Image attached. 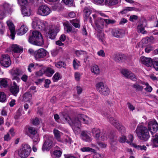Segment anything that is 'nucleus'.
<instances>
[{"instance_id":"obj_1","label":"nucleus","mask_w":158,"mask_h":158,"mask_svg":"<svg viewBox=\"0 0 158 158\" xmlns=\"http://www.w3.org/2000/svg\"><path fill=\"white\" fill-rule=\"evenodd\" d=\"M93 17L96 29L99 32L101 31L104 27H107V25L113 24L115 22L114 20L98 18L96 14L93 15Z\"/></svg>"},{"instance_id":"obj_2","label":"nucleus","mask_w":158,"mask_h":158,"mask_svg":"<svg viewBox=\"0 0 158 158\" xmlns=\"http://www.w3.org/2000/svg\"><path fill=\"white\" fill-rule=\"evenodd\" d=\"M135 131L139 138L142 141H147L150 137L148 130L144 126H138Z\"/></svg>"},{"instance_id":"obj_3","label":"nucleus","mask_w":158,"mask_h":158,"mask_svg":"<svg viewBox=\"0 0 158 158\" xmlns=\"http://www.w3.org/2000/svg\"><path fill=\"white\" fill-rule=\"evenodd\" d=\"M29 42L33 44L40 46L44 44V41L41 33L35 31L32 32V35L29 37Z\"/></svg>"},{"instance_id":"obj_4","label":"nucleus","mask_w":158,"mask_h":158,"mask_svg":"<svg viewBox=\"0 0 158 158\" xmlns=\"http://www.w3.org/2000/svg\"><path fill=\"white\" fill-rule=\"evenodd\" d=\"M32 26L34 29L42 30L45 29L48 26V24L46 21H42L39 19L35 17L33 19Z\"/></svg>"},{"instance_id":"obj_5","label":"nucleus","mask_w":158,"mask_h":158,"mask_svg":"<svg viewBox=\"0 0 158 158\" xmlns=\"http://www.w3.org/2000/svg\"><path fill=\"white\" fill-rule=\"evenodd\" d=\"M31 150V148L29 145L27 144H23L19 150L18 155L20 157L26 158L30 154Z\"/></svg>"},{"instance_id":"obj_6","label":"nucleus","mask_w":158,"mask_h":158,"mask_svg":"<svg viewBox=\"0 0 158 158\" xmlns=\"http://www.w3.org/2000/svg\"><path fill=\"white\" fill-rule=\"evenodd\" d=\"M97 90L101 94L106 96L110 93V89L103 82H99L96 85Z\"/></svg>"},{"instance_id":"obj_7","label":"nucleus","mask_w":158,"mask_h":158,"mask_svg":"<svg viewBox=\"0 0 158 158\" xmlns=\"http://www.w3.org/2000/svg\"><path fill=\"white\" fill-rule=\"evenodd\" d=\"M30 137L32 139L34 142L37 143L40 140L39 135L37 129L35 128L30 127L28 129Z\"/></svg>"},{"instance_id":"obj_8","label":"nucleus","mask_w":158,"mask_h":158,"mask_svg":"<svg viewBox=\"0 0 158 158\" xmlns=\"http://www.w3.org/2000/svg\"><path fill=\"white\" fill-rule=\"evenodd\" d=\"M50 12V9L47 6L42 5L38 7L36 13L39 15L45 16L49 15Z\"/></svg>"},{"instance_id":"obj_9","label":"nucleus","mask_w":158,"mask_h":158,"mask_svg":"<svg viewBox=\"0 0 158 158\" xmlns=\"http://www.w3.org/2000/svg\"><path fill=\"white\" fill-rule=\"evenodd\" d=\"M148 129L152 135L156 133L158 130V123L155 120L150 121L148 123Z\"/></svg>"},{"instance_id":"obj_10","label":"nucleus","mask_w":158,"mask_h":158,"mask_svg":"<svg viewBox=\"0 0 158 158\" xmlns=\"http://www.w3.org/2000/svg\"><path fill=\"white\" fill-rule=\"evenodd\" d=\"M110 123L121 133L125 132V128L124 127L120 125L118 121L113 117H111L109 118Z\"/></svg>"},{"instance_id":"obj_11","label":"nucleus","mask_w":158,"mask_h":158,"mask_svg":"<svg viewBox=\"0 0 158 158\" xmlns=\"http://www.w3.org/2000/svg\"><path fill=\"white\" fill-rule=\"evenodd\" d=\"M48 53V52L44 49L40 48L34 52V57L36 60H39L40 59L45 57Z\"/></svg>"},{"instance_id":"obj_12","label":"nucleus","mask_w":158,"mask_h":158,"mask_svg":"<svg viewBox=\"0 0 158 158\" xmlns=\"http://www.w3.org/2000/svg\"><path fill=\"white\" fill-rule=\"evenodd\" d=\"M0 63L2 65L8 67L9 66L11 62L9 56L7 54L2 55Z\"/></svg>"},{"instance_id":"obj_13","label":"nucleus","mask_w":158,"mask_h":158,"mask_svg":"<svg viewBox=\"0 0 158 158\" xmlns=\"http://www.w3.org/2000/svg\"><path fill=\"white\" fill-rule=\"evenodd\" d=\"M60 29V28L56 26L52 27L49 30L48 33L49 38L52 39H54Z\"/></svg>"},{"instance_id":"obj_14","label":"nucleus","mask_w":158,"mask_h":158,"mask_svg":"<svg viewBox=\"0 0 158 158\" xmlns=\"http://www.w3.org/2000/svg\"><path fill=\"white\" fill-rule=\"evenodd\" d=\"M54 145V144L53 143L52 140L48 139L44 143L42 147V150L44 151H48L53 147Z\"/></svg>"},{"instance_id":"obj_15","label":"nucleus","mask_w":158,"mask_h":158,"mask_svg":"<svg viewBox=\"0 0 158 158\" xmlns=\"http://www.w3.org/2000/svg\"><path fill=\"white\" fill-rule=\"evenodd\" d=\"M140 61L147 66L151 67L152 65V60L150 58H147L142 56L140 58Z\"/></svg>"},{"instance_id":"obj_16","label":"nucleus","mask_w":158,"mask_h":158,"mask_svg":"<svg viewBox=\"0 0 158 158\" xmlns=\"http://www.w3.org/2000/svg\"><path fill=\"white\" fill-rule=\"evenodd\" d=\"M6 23L10 32L11 34L10 36L11 37V39L14 40V39L15 35V26L13 23L10 21H7Z\"/></svg>"},{"instance_id":"obj_17","label":"nucleus","mask_w":158,"mask_h":158,"mask_svg":"<svg viewBox=\"0 0 158 158\" xmlns=\"http://www.w3.org/2000/svg\"><path fill=\"white\" fill-rule=\"evenodd\" d=\"M60 120L63 123H68L69 124V122H70L71 118L67 114L64 112H61L60 113Z\"/></svg>"},{"instance_id":"obj_18","label":"nucleus","mask_w":158,"mask_h":158,"mask_svg":"<svg viewBox=\"0 0 158 158\" xmlns=\"http://www.w3.org/2000/svg\"><path fill=\"white\" fill-rule=\"evenodd\" d=\"M69 124L71 127L81 126V122L78 117L72 118L70 119Z\"/></svg>"},{"instance_id":"obj_19","label":"nucleus","mask_w":158,"mask_h":158,"mask_svg":"<svg viewBox=\"0 0 158 158\" xmlns=\"http://www.w3.org/2000/svg\"><path fill=\"white\" fill-rule=\"evenodd\" d=\"M78 117L81 122L84 123L88 124L91 121V119L87 116L84 114H81L78 116Z\"/></svg>"},{"instance_id":"obj_20","label":"nucleus","mask_w":158,"mask_h":158,"mask_svg":"<svg viewBox=\"0 0 158 158\" xmlns=\"http://www.w3.org/2000/svg\"><path fill=\"white\" fill-rule=\"evenodd\" d=\"M89 133L87 131H82L81 133V139L85 141L89 142L91 141L92 138L89 136Z\"/></svg>"},{"instance_id":"obj_21","label":"nucleus","mask_w":158,"mask_h":158,"mask_svg":"<svg viewBox=\"0 0 158 158\" xmlns=\"http://www.w3.org/2000/svg\"><path fill=\"white\" fill-rule=\"evenodd\" d=\"M92 133L96 140H99L100 131L98 128H93L92 130Z\"/></svg>"},{"instance_id":"obj_22","label":"nucleus","mask_w":158,"mask_h":158,"mask_svg":"<svg viewBox=\"0 0 158 158\" xmlns=\"http://www.w3.org/2000/svg\"><path fill=\"white\" fill-rule=\"evenodd\" d=\"M21 9L22 13L24 16H29L31 14V11L29 7L24 6L21 7Z\"/></svg>"},{"instance_id":"obj_23","label":"nucleus","mask_w":158,"mask_h":158,"mask_svg":"<svg viewBox=\"0 0 158 158\" xmlns=\"http://www.w3.org/2000/svg\"><path fill=\"white\" fill-rule=\"evenodd\" d=\"M113 35L117 38H120L122 37L123 35V31L120 29H113L112 31Z\"/></svg>"},{"instance_id":"obj_24","label":"nucleus","mask_w":158,"mask_h":158,"mask_svg":"<svg viewBox=\"0 0 158 158\" xmlns=\"http://www.w3.org/2000/svg\"><path fill=\"white\" fill-rule=\"evenodd\" d=\"M19 86H18L15 82H13V85L10 89L11 92L14 95H15L19 91Z\"/></svg>"},{"instance_id":"obj_25","label":"nucleus","mask_w":158,"mask_h":158,"mask_svg":"<svg viewBox=\"0 0 158 158\" xmlns=\"http://www.w3.org/2000/svg\"><path fill=\"white\" fill-rule=\"evenodd\" d=\"M152 146L153 147H157L158 143V134L155 133L152 135Z\"/></svg>"},{"instance_id":"obj_26","label":"nucleus","mask_w":158,"mask_h":158,"mask_svg":"<svg viewBox=\"0 0 158 158\" xmlns=\"http://www.w3.org/2000/svg\"><path fill=\"white\" fill-rule=\"evenodd\" d=\"M11 48L12 50L15 53H21L23 52V48L16 44L12 45Z\"/></svg>"},{"instance_id":"obj_27","label":"nucleus","mask_w":158,"mask_h":158,"mask_svg":"<svg viewBox=\"0 0 158 158\" xmlns=\"http://www.w3.org/2000/svg\"><path fill=\"white\" fill-rule=\"evenodd\" d=\"M53 134L56 139L59 142L60 141V137L62 135V133L58 130L55 129L53 130Z\"/></svg>"},{"instance_id":"obj_28","label":"nucleus","mask_w":158,"mask_h":158,"mask_svg":"<svg viewBox=\"0 0 158 158\" xmlns=\"http://www.w3.org/2000/svg\"><path fill=\"white\" fill-rule=\"evenodd\" d=\"M62 153V152L61 151L56 150L51 152V154L52 157L58 158L61 156Z\"/></svg>"},{"instance_id":"obj_29","label":"nucleus","mask_w":158,"mask_h":158,"mask_svg":"<svg viewBox=\"0 0 158 158\" xmlns=\"http://www.w3.org/2000/svg\"><path fill=\"white\" fill-rule=\"evenodd\" d=\"M54 70L50 67H48L44 72V74L47 76L51 77L54 73Z\"/></svg>"},{"instance_id":"obj_30","label":"nucleus","mask_w":158,"mask_h":158,"mask_svg":"<svg viewBox=\"0 0 158 158\" xmlns=\"http://www.w3.org/2000/svg\"><path fill=\"white\" fill-rule=\"evenodd\" d=\"M114 137V135L110 134L109 135L106 132H103L101 136L102 140H104L109 139H112Z\"/></svg>"},{"instance_id":"obj_31","label":"nucleus","mask_w":158,"mask_h":158,"mask_svg":"<svg viewBox=\"0 0 158 158\" xmlns=\"http://www.w3.org/2000/svg\"><path fill=\"white\" fill-rule=\"evenodd\" d=\"M22 71L18 68L12 70L11 73L12 76H19L22 74Z\"/></svg>"},{"instance_id":"obj_32","label":"nucleus","mask_w":158,"mask_h":158,"mask_svg":"<svg viewBox=\"0 0 158 158\" xmlns=\"http://www.w3.org/2000/svg\"><path fill=\"white\" fill-rule=\"evenodd\" d=\"M0 86L1 88H6L8 86V81L7 78H0Z\"/></svg>"},{"instance_id":"obj_33","label":"nucleus","mask_w":158,"mask_h":158,"mask_svg":"<svg viewBox=\"0 0 158 158\" xmlns=\"http://www.w3.org/2000/svg\"><path fill=\"white\" fill-rule=\"evenodd\" d=\"M72 141V140L70 137L66 135L64 136L63 138L60 141V142L63 143L69 144H71Z\"/></svg>"},{"instance_id":"obj_34","label":"nucleus","mask_w":158,"mask_h":158,"mask_svg":"<svg viewBox=\"0 0 158 158\" xmlns=\"http://www.w3.org/2000/svg\"><path fill=\"white\" fill-rule=\"evenodd\" d=\"M91 70L92 73L95 74H98L100 73V70L99 67L96 64H94L91 66Z\"/></svg>"},{"instance_id":"obj_35","label":"nucleus","mask_w":158,"mask_h":158,"mask_svg":"<svg viewBox=\"0 0 158 158\" xmlns=\"http://www.w3.org/2000/svg\"><path fill=\"white\" fill-rule=\"evenodd\" d=\"M27 31L28 28L27 27L24 25H23L19 30V34L20 35H23L25 34Z\"/></svg>"},{"instance_id":"obj_36","label":"nucleus","mask_w":158,"mask_h":158,"mask_svg":"<svg viewBox=\"0 0 158 158\" xmlns=\"http://www.w3.org/2000/svg\"><path fill=\"white\" fill-rule=\"evenodd\" d=\"M118 2V0H105V4L106 5L111 6L115 5Z\"/></svg>"},{"instance_id":"obj_37","label":"nucleus","mask_w":158,"mask_h":158,"mask_svg":"<svg viewBox=\"0 0 158 158\" xmlns=\"http://www.w3.org/2000/svg\"><path fill=\"white\" fill-rule=\"evenodd\" d=\"M32 95L29 92H26L23 95V100L26 102H30Z\"/></svg>"},{"instance_id":"obj_38","label":"nucleus","mask_w":158,"mask_h":158,"mask_svg":"<svg viewBox=\"0 0 158 158\" xmlns=\"http://www.w3.org/2000/svg\"><path fill=\"white\" fill-rule=\"evenodd\" d=\"M133 87L137 92L142 91L143 88L142 86L139 85L137 83L134 84L133 85Z\"/></svg>"},{"instance_id":"obj_39","label":"nucleus","mask_w":158,"mask_h":158,"mask_svg":"<svg viewBox=\"0 0 158 158\" xmlns=\"http://www.w3.org/2000/svg\"><path fill=\"white\" fill-rule=\"evenodd\" d=\"M134 137L132 135H129L128 139H127L126 142L130 145H132L135 148L137 147V146L135 145L133 143V140Z\"/></svg>"},{"instance_id":"obj_40","label":"nucleus","mask_w":158,"mask_h":158,"mask_svg":"<svg viewBox=\"0 0 158 158\" xmlns=\"http://www.w3.org/2000/svg\"><path fill=\"white\" fill-rule=\"evenodd\" d=\"M73 65L74 69H77L80 66V62L77 60L74 59L73 61Z\"/></svg>"},{"instance_id":"obj_41","label":"nucleus","mask_w":158,"mask_h":158,"mask_svg":"<svg viewBox=\"0 0 158 158\" xmlns=\"http://www.w3.org/2000/svg\"><path fill=\"white\" fill-rule=\"evenodd\" d=\"M81 150L83 152H94L95 150L89 147H83L81 149Z\"/></svg>"},{"instance_id":"obj_42","label":"nucleus","mask_w":158,"mask_h":158,"mask_svg":"<svg viewBox=\"0 0 158 158\" xmlns=\"http://www.w3.org/2000/svg\"><path fill=\"white\" fill-rule=\"evenodd\" d=\"M39 66V65L37 64H35L33 63L30 64L28 66V70L30 72H31V69L34 68V69L36 68L37 67Z\"/></svg>"},{"instance_id":"obj_43","label":"nucleus","mask_w":158,"mask_h":158,"mask_svg":"<svg viewBox=\"0 0 158 158\" xmlns=\"http://www.w3.org/2000/svg\"><path fill=\"white\" fill-rule=\"evenodd\" d=\"M81 126L72 127L74 133L76 135L79 134L81 132Z\"/></svg>"},{"instance_id":"obj_44","label":"nucleus","mask_w":158,"mask_h":158,"mask_svg":"<svg viewBox=\"0 0 158 158\" xmlns=\"http://www.w3.org/2000/svg\"><path fill=\"white\" fill-rule=\"evenodd\" d=\"M84 11L85 16V19L88 18L91 13V10L87 8H85Z\"/></svg>"},{"instance_id":"obj_45","label":"nucleus","mask_w":158,"mask_h":158,"mask_svg":"<svg viewBox=\"0 0 158 158\" xmlns=\"http://www.w3.org/2000/svg\"><path fill=\"white\" fill-rule=\"evenodd\" d=\"M131 73H132L131 71H129L126 69H123L122 71V74L125 77L127 78H128V77L131 74Z\"/></svg>"},{"instance_id":"obj_46","label":"nucleus","mask_w":158,"mask_h":158,"mask_svg":"<svg viewBox=\"0 0 158 158\" xmlns=\"http://www.w3.org/2000/svg\"><path fill=\"white\" fill-rule=\"evenodd\" d=\"M133 10V8L127 7L125 8L120 12V13L122 14H125L127 13L128 11Z\"/></svg>"},{"instance_id":"obj_47","label":"nucleus","mask_w":158,"mask_h":158,"mask_svg":"<svg viewBox=\"0 0 158 158\" xmlns=\"http://www.w3.org/2000/svg\"><path fill=\"white\" fill-rule=\"evenodd\" d=\"M22 110V107L20 108L19 109L14 116L15 119H18L21 116Z\"/></svg>"},{"instance_id":"obj_48","label":"nucleus","mask_w":158,"mask_h":158,"mask_svg":"<svg viewBox=\"0 0 158 158\" xmlns=\"http://www.w3.org/2000/svg\"><path fill=\"white\" fill-rule=\"evenodd\" d=\"M123 58V55H116L114 57V60L116 62L121 61Z\"/></svg>"},{"instance_id":"obj_49","label":"nucleus","mask_w":158,"mask_h":158,"mask_svg":"<svg viewBox=\"0 0 158 158\" xmlns=\"http://www.w3.org/2000/svg\"><path fill=\"white\" fill-rule=\"evenodd\" d=\"M6 99V96L3 92H0V102H4Z\"/></svg>"},{"instance_id":"obj_50","label":"nucleus","mask_w":158,"mask_h":158,"mask_svg":"<svg viewBox=\"0 0 158 158\" xmlns=\"http://www.w3.org/2000/svg\"><path fill=\"white\" fill-rule=\"evenodd\" d=\"M64 25L67 32H69L71 31L72 30V28L70 26L69 23H64Z\"/></svg>"},{"instance_id":"obj_51","label":"nucleus","mask_w":158,"mask_h":158,"mask_svg":"<svg viewBox=\"0 0 158 158\" xmlns=\"http://www.w3.org/2000/svg\"><path fill=\"white\" fill-rule=\"evenodd\" d=\"M81 75L82 74L79 72H76L75 73L74 76L75 80L77 81H79L80 80Z\"/></svg>"},{"instance_id":"obj_52","label":"nucleus","mask_w":158,"mask_h":158,"mask_svg":"<svg viewBox=\"0 0 158 158\" xmlns=\"http://www.w3.org/2000/svg\"><path fill=\"white\" fill-rule=\"evenodd\" d=\"M137 31L139 33H141L143 34L147 33V31L144 30V28L143 27L141 26H138L137 28Z\"/></svg>"},{"instance_id":"obj_53","label":"nucleus","mask_w":158,"mask_h":158,"mask_svg":"<svg viewBox=\"0 0 158 158\" xmlns=\"http://www.w3.org/2000/svg\"><path fill=\"white\" fill-rule=\"evenodd\" d=\"M65 64L62 61L58 62L55 64L56 67L59 68L62 67H64L65 66Z\"/></svg>"},{"instance_id":"obj_54","label":"nucleus","mask_w":158,"mask_h":158,"mask_svg":"<svg viewBox=\"0 0 158 158\" xmlns=\"http://www.w3.org/2000/svg\"><path fill=\"white\" fill-rule=\"evenodd\" d=\"M60 74L58 73H56L52 77V79L54 82H55L58 81L60 78Z\"/></svg>"},{"instance_id":"obj_55","label":"nucleus","mask_w":158,"mask_h":158,"mask_svg":"<svg viewBox=\"0 0 158 158\" xmlns=\"http://www.w3.org/2000/svg\"><path fill=\"white\" fill-rule=\"evenodd\" d=\"M18 3L22 7L24 6L27 3V0H17Z\"/></svg>"},{"instance_id":"obj_56","label":"nucleus","mask_w":158,"mask_h":158,"mask_svg":"<svg viewBox=\"0 0 158 158\" xmlns=\"http://www.w3.org/2000/svg\"><path fill=\"white\" fill-rule=\"evenodd\" d=\"M32 123L34 125H37L40 123V120L37 118L36 117L32 120Z\"/></svg>"},{"instance_id":"obj_57","label":"nucleus","mask_w":158,"mask_h":158,"mask_svg":"<svg viewBox=\"0 0 158 158\" xmlns=\"http://www.w3.org/2000/svg\"><path fill=\"white\" fill-rule=\"evenodd\" d=\"M152 65L156 70L158 71V60L157 61H152Z\"/></svg>"},{"instance_id":"obj_58","label":"nucleus","mask_w":158,"mask_h":158,"mask_svg":"<svg viewBox=\"0 0 158 158\" xmlns=\"http://www.w3.org/2000/svg\"><path fill=\"white\" fill-rule=\"evenodd\" d=\"M98 37L99 40L103 42L104 41V36L103 33H100L98 35Z\"/></svg>"},{"instance_id":"obj_59","label":"nucleus","mask_w":158,"mask_h":158,"mask_svg":"<svg viewBox=\"0 0 158 158\" xmlns=\"http://www.w3.org/2000/svg\"><path fill=\"white\" fill-rule=\"evenodd\" d=\"M5 31V27L3 23L0 22V33L3 34Z\"/></svg>"},{"instance_id":"obj_60","label":"nucleus","mask_w":158,"mask_h":158,"mask_svg":"<svg viewBox=\"0 0 158 158\" xmlns=\"http://www.w3.org/2000/svg\"><path fill=\"white\" fill-rule=\"evenodd\" d=\"M128 78H129L133 81H136L137 80V78L135 75L132 73H131L130 76L128 77Z\"/></svg>"},{"instance_id":"obj_61","label":"nucleus","mask_w":158,"mask_h":158,"mask_svg":"<svg viewBox=\"0 0 158 158\" xmlns=\"http://www.w3.org/2000/svg\"><path fill=\"white\" fill-rule=\"evenodd\" d=\"M98 55L102 57H104L105 55V53L103 50H101L97 52Z\"/></svg>"},{"instance_id":"obj_62","label":"nucleus","mask_w":158,"mask_h":158,"mask_svg":"<svg viewBox=\"0 0 158 158\" xmlns=\"http://www.w3.org/2000/svg\"><path fill=\"white\" fill-rule=\"evenodd\" d=\"M76 90L77 91V93L78 94H80L82 91V88L78 86H77L76 87Z\"/></svg>"},{"instance_id":"obj_63","label":"nucleus","mask_w":158,"mask_h":158,"mask_svg":"<svg viewBox=\"0 0 158 158\" xmlns=\"http://www.w3.org/2000/svg\"><path fill=\"white\" fill-rule=\"evenodd\" d=\"M127 139L126 137L124 135H123L120 137L119 141L122 143H124L126 142Z\"/></svg>"},{"instance_id":"obj_64","label":"nucleus","mask_w":158,"mask_h":158,"mask_svg":"<svg viewBox=\"0 0 158 158\" xmlns=\"http://www.w3.org/2000/svg\"><path fill=\"white\" fill-rule=\"evenodd\" d=\"M138 17L135 15H131L130 16V20L131 21L133 22L135 20L137 19Z\"/></svg>"}]
</instances>
